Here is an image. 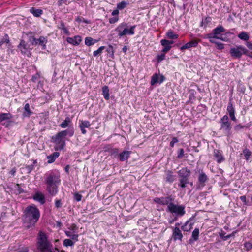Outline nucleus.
Segmentation results:
<instances>
[{
  "label": "nucleus",
  "instance_id": "nucleus-6",
  "mask_svg": "<svg viewBox=\"0 0 252 252\" xmlns=\"http://www.w3.org/2000/svg\"><path fill=\"white\" fill-rule=\"evenodd\" d=\"M185 207L184 205L175 204L172 202L167 206V210L172 214L178 216H183L185 214Z\"/></svg>",
  "mask_w": 252,
  "mask_h": 252
},
{
  "label": "nucleus",
  "instance_id": "nucleus-43",
  "mask_svg": "<svg viewBox=\"0 0 252 252\" xmlns=\"http://www.w3.org/2000/svg\"><path fill=\"white\" fill-rule=\"evenodd\" d=\"M105 48V46H101L96 51H94V52H93V55L94 56V57H96L98 55H100L102 52V51Z\"/></svg>",
  "mask_w": 252,
  "mask_h": 252
},
{
  "label": "nucleus",
  "instance_id": "nucleus-38",
  "mask_svg": "<svg viewBox=\"0 0 252 252\" xmlns=\"http://www.w3.org/2000/svg\"><path fill=\"white\" fill-rule=\"evenodd\" d=\"M167 36L172 39H177L178 37V35L177 34H174L172 31L169 30L166 33Z\"/></svg>",
  "mask_w": 252,
  "mask_h": 252
},
{
  "label": "nucleus",
  "instance_id": "nucleus-32",
  "mask_svg": "<svg viewBox=\"0 0 252 252\" xmlns=\"http://www.w3.org/2000/svg\"><path fill=\"white\" fill-rule=\"evenodd\" d=\"M236 233V231L233 232L231 234L227 235L226 237H224V235L225 234V233L224 231H221L220 234L219 236L221 237L224 241H226L231 237H234Z\"/></svg>",
  "mask_w": 252,
  "mask_h": 252
},
{
  "label": "nucleus",
  "instance_id": "nucleus-58",
  "mask_svg": "<svg viewBox=\"0 0 252 252\" xmlns=\"http://www.w3.org/2000/svg\"><path fill=\"white\" fill-rule=\"evenodd\" d=\"M245 127V126H242L240 124H239V125H236L235 127H234V129L236 130V131H239L240 130V129L243 128L244 127Z\"/></svg>",
  "mask_w": 252,
  "mask_h": 252
},
{
  "label": "nucleus",
  "instance_id": "nucleus-59",
  "mask_svg": "<svg viewBox=\"0 0 252 252\" xmlns=\"http://www.w3.org/2000/svg\"><path fill=\"white\" fill-rule=\"evenodd\" d=\"M78 234H72L71 235V236L70 237V238L73 240H75V241H78Z\"/></svg>",
  "mask_w": 252,
  "mask_h": 252
},
{
  "label": "nucleus",
  "instance_id": "nucleus-36",
  "mask_svg": "<svg viewBox=\"0 0 252 252\" xmlns=\"http://www.w3.org/2000/svg\"><path fill=\"white\" fill-rule=\"evenodd\" d=\"M58 28L62 30L65 34H68L69 33L68 30L65 27L64 22H63L62 21H61L60 22V23L58 26Z\"/></svg>",
  "mask_w": 252,
  "mask_h": 252
},
{
  "label": "nucleus",
  "instance_id": "nucleus-5",
  "mask_svg": "<svg viewBox=\"0 0 252 252\" xmlns=\"http://www.w3.org/2000/svg\"><path fill=\"white\" fill-rule=\"evenodd\" d=\"M135 27V26H133L129 28L127 23L123 22L117 26L115 31L118 36L121 37L126 35L134 34Z\"/></svg>",
  "mask_w": 252,
  "mask_h": 252
},
{
  "label": "nucleus",
  "instance_id": "nucleus-11",
  "mask_svg": "<svg viewBox=\"0 0 252 252\" xmlns=\"http://www.w3.org/2000/svg\"><path fill=\"white\" fill-rule=\"evenodd\" d=\"M165 79L163 75L155 73L151 77V84L154 85L156 83L161 84Z\"/></svg>",
  "mask_w": 252,
  "mask_h": 252
},
{
  "label": "nucleus",
  "instance_id": "nucleus-60",
  "mask_svg": "<svg viewBox=\"0 0 252 252\" xmlns=\"http://www.w3.org/2000/svg\"><path fill=\"white\" fill-rule=\"evenodd\" d=\"M216 44L218 49H222L224 48V44L223 43L216 42Z\"/></svg>",
  "mask_w": 252,
  "mask_h": 252
},
{
  "label": "nucleus",
  "instance_id": "nucleus-50",
  "mask_svg": "<svg viewBox=\"0 0 252 252\" xmlns=\"http://www.w3.org/2000/svg\"><path fill=\"white\" fill-rule=\"evenodd\" d=\"M162 46H164V48L162 49V52L164 53L167 52L168 51H169L170 50V49L171 48V46L167 43L166 44V45H162Z\"/></svg>",
  "mask_w": 252,
  "mask_h": 252
},
{
  "label": "nucleus",
  "instance_id": "nucleus-33",
  "mask_svg": "<svg viewBox=\"0 0 252 252\" xmlns=\"http://www.w3.org/2000/svg\"><path fill=\"white\" fill-rule=\"evenodd\" d=\"M70 123H71V120L70 118L68 117L60 125V126L62 128H65L69 126Z\"/></svg>",
  "mask_w": 252,
  "mask_h": 252
},
{
  "label": "nucleus",
  "instance_id": "nucleus-56",
  "mask_svg": "<svg viewBox=\"0 0 252 252\" xmlns=\"http://www.w3.org/2000/svg\"><path fill=\"white\" fill-rule=\"evenodd\" d=\"M178 142V140L176 137H173L172 138V140L171 141L170 143V146L171 147H173L174 146V144L176 143H177Z\"/></svg>",
  "mask_w": 252,
  "mask_h": 252
},
{
  "label": "nucleus",
  "instance_id": "nucleus-42",
  "mask_svg": "<svg viewBox=\"0 0 252 252\" xmlns=\"http://www.w3.org/2000/svg\"><path fill=\"white\" fill-rule=\"evenodd\" d=\"M243 153L245 156V159L247 160H248L250 158V156L251 155V152L248 149H245L243 151Z\"/></svg>",
  "mask_w": 252,
  "mask_h": 252
},
{
  "label": "nucleus",
  "instance_id": "nucleus-40",
  "mask_svg": "<svg viewBox=\"0 0 252 252\" xmlns=\"http://www.w3.org/2000/svg\"><path fill=\"white\" fill-rule=\"evenodd\" d=\"M128 5V3L123 1L120 3H118L117 5V7L119 10H122L124 9Z\"/></svg>",
  "mask_w": 252,
  "mask_h": 252
},
{
  "label": "nucleus",
  "instance_id": "nucleus-30",
  "mask_svg": "<svg viewBox=\"0 0 252 252\" xmlns=\"http://www.w3.org/2000/svg\"><path fill=\"white\" fill-rule=\"evenodd\" d=\"M38 44L42 46V49L45 50L46 49V44L47 42V39L46 37L41 36L38 39Z\"/></svg>",
  "mask_w": 252,
  "mask_h": 252
},
{
  "label": "nucleus",
  "instance_id": "nucleus-61",
  "mask_svg": "<svg viewBox=\"0 0 252 252\" xmlns=\"http://www.w3.org/2000/svg\"><path fill=\"white\" fill-rule=\"evenodd\" d=\"M184 151L183 149H180L179 150V154L178 155V158H181L182 157H183L184 156Z\"/></svg>",
  "mask_w": 252,
  "mask_h": 252
},
{
  "label": "nucleus",
  "instance_id": "nucleus-46",
  "mask_svg": "<svg viewBox=\"0 0 252 252\" xmlns=\"http://www.w3.org/2000/svg\"><path fill=\"white\" fill-rule=\"evenodd\" d=\"M205 38L209 39L210 42L212 43L216 44V42L214 40V39L216 38L214 37V35H213L212 34H207L205 35Z\"/></svg>",
  "mask_w": 252,
  "mask_h": 252
},
{
  "label": "nucleus",
  "instance_id": "nucleus-17",
  "mask_svg": "<svg viewBox=\"0 0 252 252\" xmlns=\"http://www.w3.org/2000/svg\"><path fill=\"white\" fill-rule=\"evenodd\" d=\"M66 40L69 43L74 45H78L81 42L82 39L80 36H75L74 37H67Z\"/></svg>",
  "mask_w": 252,
  "mask_h": 252
},
{
  "label": "nucleus",
  "instance_id": "nucleus-25",
  "mask_svg": "<svg viewBox=\"0 0 252 252\" xmlns=\"http://www.w3.org/2000/svg\"><path fill=\"white\" fill-rule=\"evenodd\" d=\"M60 155V153L57 152H55L49 156H47V158L48 159V163H52L54 162L56 159L58 158Z\"/></svg>",
  "mask_w": 252,
  "mask_h": 252
},
{
  "label": "nucleus",
  "instance_id": "nucleus-3",
  "mask_svg": "<svg viewBox=\"0 0 252 252\" xmlns=\"http://www.w3.org/2000/svg\"><path fill=\"white\" fill-rule=\"evenodd\" d=\"M74 135L73 129H66L57 133L51 137V141L55 144L54 149L56 151L63 150L65 145V138L67 135L70 137Z\"/></svg>",
  "mask_w": 252,
  "mask_h": 252
},
{
  "label": "nucleus",
  "instance_id": "nucleus-1",
  "mask_svg": "<svg viewBox=\"0 0 252 252\" xmlns=\"http://www.w3.org/2000/svg\"><path fill=\"white\" fill-rule=\"evenodd\" d=\"M22 217L23 223L27 229L35 226L40 216L39 210L35 205L28 206Z\"/></svg>",
  "mask_w": 252,
  "mask_h": 252
},
{
  "label": "nucleus",
  "instance_id": "nucleus-18",
  "mask_svg": "<svg viewBox=\"0 0 252 252\" xmlns=\"http://www.w3.org/2000/svg\"><path fill=\"white\" fill-rule=\"evenodd\" d=\"M180 178H188L190 174V171L187 168H183L178 172Z\"/></svg>",
  "mask_w": 252,
  "mask_h": 252
},
{
  "label": "nucleus",
  "instance_id": "nucleus-19",
  "mask_svg": "<svg viewBox=\"0 0 252 252\" xmlns=\"http://www.w3.org/2000/svg\"><path fill=\"white\" fill-rule=\"evenodd\" d=\"M190 220L191 218L181 227L182 230L184 232H189L192 229L194 223L191 222Z\"/></svg>",
  "mask_w": 252,
  "mask_h": 252
},
{
  "label": "nucleus",
  "instance_id": "nucleus-16",
  "mask_svg": "<svg viewBox=\"0 0 252 252\" xmlns=\"http://www.w3.org/2000/svg\"><path fill=\"white\" fill-rule=\"evenodd\" d=\"M214 156L218 163H221L225 159L224 157L222 156V152L217 149L214 150Z\"/></svg>",
  "mask_w": 252,
  "mask_h": 252
},
{
  "label": "nucleus",
  "instance_id": "nucleus-51",
  "mask_svg": "<svg viewBox=\"0 0 252 252\" xmlns=\"http://www.w3.org/2000/svg\"><path fill=\"white\" fill-rule=\"evenodd\" d=\"M74 197L75 200H76L77 201H80L82 198V196L79 193H75L74 194Z\"/></svg>",
  "mask_w": 252,
  "mask_h": 252
},
{
  "label": "nucleus",
  "instance_id": "nucleus-24",
  "mask_svg": "<svg viewBox=\"0 0 252 252\" xmlns=\"http://www.w3.org/2000/svg\"><path fill=\"white\" fill-rule=\"evenodd\" d=\"M104 151L109 152L111 156H113L115 158L119 156V149L118 148H111L107 146L104 148Z\"/></svg>",
  "mask_w": 252,
  "mask_h": 252
},
{
  "label": "nucleus",
  "instance_id": "nucleus-8",
  "mask_svg": "<svg viewBox=\"0 0 252 252\" xmlns=\"http://www.w3.org/2000/svg\"><path fill=\"white\" fill-rule=\"evenodd\" d=\"M220 129L224 130L229 133L231 129L230 123L229 122V118L227 115H224L220 120Z\"/></svg>",
  "mask_w": 252,
  "mask_h": 252
},
{
  "label": "nucleus",
  "instance_id": "nucleus-47",
  "mask_svg": "<svg viewBox=\"0 0 252 252\" xmlns=\"http://www.w3.org/2000/svg\"><path fill=\"white\" fill-rule=\"evenodd\" d=\"M106 51L109 53L110 54V56H111V57L112 58H113V55H114V50H113V46L112 45H109L108 48L106 50Z\"/></svg>",
  "mask_w": 252,
  "mask_h": 252
},
{
  "label": "nucleus",
  "instance_id": "nucleus-35",
  "mask_svg": "<svg viewBox=\"0 0 252 252\" xmlns=\"http://www.w3.org/2000/svg\"><path fill=\"white\" fill-rule=\"evenodd\" d=\"M238 37L241 40L244 41H247L249 39V36L248 34L245 32H241L238 35Z\"/></svg>",
  "mask_w": 252,
  "mask_h": 252
},
{
  "label": "nucleus",
  "instance_id": "nucleus-63",
  "mask_svg": "<svg viewBox=\"0 0 252 252\" xmlns=\"http://www.w3.org/2000/svg\"><path fill=\"white\" fill-rule=\"evenodd\" d=\"M247 47L250 50H252V43L250 42H247L246 43Z\"/></svg>",
  "mask_w": 252,
  "mask_h": 252
},
{
  "label": "nucleus",
  "instance_id": "nucleus-2",
  "mask_svg": "<svg viewBox=\"0 0 252 252\" xmlns=\"http://www.w3.org/2000/svg\"><path fill=\"white\" fill-rule=\"evenodd\" d=\"M36 248L38 252H56L59 250L54 247L48 240L47 235L42 231H40L37 236Z\"/></svg>",
  "mask_w": 252,
  "mask_h": 252
},
{
  "label": "nucleus",
  "instance_id": "nucleus-27",
  "mask_svg": "<svg viewBox=\"0 0 252 252\" xmlns=\"http://www.w3.org/2000/svg\"><path fill=\"white\" fill-rule=\"evenodd\" d=\"M30 12L36 17H40L43 13V11L41 9H36L34 7H32L30 9Z\"/></svg>",
  "mask_w": 252,
  "mask_h": 252
},
{
  "label": "nucleus",
  "instance_id": "nucleus-48",
  "mask_svg": "<svg viewBox=\"0 0 252 252\" xmlns=\"http://www.w3.org/2000/svg\"><path fill=\"white\" fill-rule=\"evenodd\" d=\"M161 44L162 45H166V44H168L169 45L173 44L174 42L173 41H169L166 39H162L160 41Z\"/></svg>",
  "mask_w": 252,
  "mask_h": 252
},
{
  "label": "nucleus",
  "instance_id": "nucleus-54",
  "mask_svg": "<svg viewBox=\"0 0 252 252\" xmlns=\"http://www.w3.org/2000/svg\"><path fill=\"white\" fill-rule=\"evenodd\" d=\"M69 230L72 231H75L76 230H77L78 227H77L76 225L74 223L71 224L70 226V227L68 228Z\"/></svg>",
  "mask_w": 252,
  "mask_h": 252
},
{
  "label": "nucleus",
  "instance_id": "nucleus-28",
  "mask_svg": "<svg viewBox=\"0 0 252 252\" xmlns=\"http://www.w3.org/2000/svg\"><path fill=\"white\" fill-rule=\"evenodd\" d=\"M102 94L104 98L106 100H108L110 98L109 89L108 86H104L102 87Z\"/></svg>",
  "mask_w": 252,
  "mask_h": 252
},
{
  "label": "nucleus",
  "instance_id": "nucleus-7",
  "mask_svg": "<svg viewBox=\"0 0 252 252\" xmlns=\"http://www.w3.org/2000/svg\"><path fill=\"white\" fill-rule=\"evenodd\" d=\"M248 50L243 46H238L230 49L231 56L235 58H240L244 54H246Z\"/></svg>",
  "mask_w": 252,
  "mask_h": 252
},
{
  "label": "nucleus",
  "instance_id": "nucleus-44",
  "mask_svg": "<svg viewBox=\"0 0 252 252\" xmlns=\"http://www.w3.org/2000/svg\"><path fill=\"white\" fill-rule=\"evenodd\" d=\"M74 243L72 240L69 239H66L63 241V245L66 247L72 246Z\"/></svg>",
  "mask_w": 252,
  "mask_h": 252
},
{
  "label": "nucleus",
  "instance_id": "nucleus-13",
  "mask_svg": "<svg viewBox=\"0 0 252 252\" xmlns=\"http://www.w3.org/2000/svg\"><path fill=\"white\" fill-rule=\"evenodd\" d=\"M18 48L20 50L22 54L28 55L29 53V46L23 40H21L19 45L18 46Z\"/></svg>",
  "mask_w": 252,
  "mask_h": 252
},
{
  "label": "nucleus",
  "instance_id": "nucleus-62",
  "mask_svg": "<svg viewBox=\"0 0 252 252\" xmlns=\"http://www.w3.org/2000/svg\"><path fill=\"white\" fill-rule=\"evenodd\" d=\"M119 14V9L117 8V9H115L112 12V15L113 16H118V15Z\"/></svg>",
  "mask_w": 252,
  "mask_h": 252
},
{
  "label": "nucleus",
  "instance_id": "nucleus-31",
  "mask_svg": "<svg viewBox=\"0 0 252 252\" xmlns=\"http://www.w3.org/2000/svg\"><path fill=\"white\" fill-rule=\"evenodd\" d=\"M98 42L97 40L94 39L91 37H87L85 39V43L87 46H91Z\"/></svg>",
  "mask_w": 252,
  "mask_h": 252
},
{
  "label": "nucleus",
  "instance_id": "nucleus-14",
  "mask_svg": "<svg viewBox=\"0 0 252 252\" xmlns=\"http://www.w3.org/2000/svg\"><path fill=\"white\" fill-rule=\"evenodd\" d=\"M172 237L175 241L177 240H182L183 235L181 230L178 227L174 228L173 230Z\"/></svg>",
  "mask_w": 252,
  "mask_h": 252
},
{
  "label": "nucleus",
  "instance_id": "nucleus-15",
  "mask_svg": "<svg viewBox=\"0 0 252 252\" xmlns=\"http://www.w3.org/2000/svg\"><path fill=\"white\" fill-rule=\"evenodd\" d=\"M199 41H200V40H192L182 46L180 48V49L181 50H184L185 49H189L191 47H196Z\"/></svg>",
  "mask_w": 252,
  "mask_h": 252
},
{
  "label": "nucleus",
  "instance_id": "nucleus-37",
  "mask_svg": "<svg viewBox=\"0 0 252 252\" xmlns=\"http://www.w3.org/2000/svg\"><path fill=\"white\" fill-rule=\"evenodd\" d=\"M227 111L229 115L235 114V109L234 108L232 103L230 102L227 107Z\"/></svg>",
  "mask_w": 252,
  "mask_h": 252
},
{
  "label": "nucleus",
  "instance_id": "nucleus-20",
  "mask_svg": "<svg viewBox=\"0 0 252 252\" xmlns=\"http://www.w3.org/2000/svg\"><path fill=\"white\" fill-rule=\"evenodd\" d=\"M199 230L198 228H195L192 232L191 238L189 240V243L193 244L199 239Z\"/></svg>",
  "mask_w": 252,
  "mask_h": 252
},
{
  "label": "nucleus",
  "instance_id": "nucleus-34",
  "mask_svg": "<svg viewBox=\"0 0 252 252\" xmlns=\"http://www.w3.org/2000/svg\"><path fill=\"white\" fill-rule=\"evenodd\" d=\"M179 181V186L182 188H186V185L189 183L188 178H181Z\"/></svg>",
  "mask_w": 252,
  "mask_h": 252
},
{
  "label": "nucleus",
  "instance_id": "nucleus-55",
  "mask_svg": "<svg viewBox=\"0 0 252 252\" xmlns=\"http://www.w3.org/2000/svg\"><path fill=\"white\" fill-rule=\"evenodd\" d=\"M165 55L164 54H162L160 55H158L157 57L158 62H160L161 61H162L163 60H164L165 58Z\"/></svg>",
  "mask_w": 252,
  "mask_h": 252
},
{
  "label": "nucleus",
  "instance_id": "nucleus-53",
  "mask_svg": "<svg viewBox=\"0 0 252 252\" xmlns=\"http://www.w3.org/2000/svg\"><path fill=\"white\" fill-rule=\"evenodd\" d=\"M244 246L246 248V249H247V250L249 251L252 248V243L249 242H246L245 243Z\"/></svg>",
  "mask_w": 252,
  "mask_h": 252
},
{
  "label": "nucleus",
  "instance_id": "nucleus-57",
  "mask_svg": "<svg viewBox=\"0 0 252 252\" xmlns=\"http://www.w3.org/2000/svg\"><path fill=\"white\" fill-rule=\"evenodd\" d=\"M240 200L244 203L245 205H247L248 201L246 198V196L244 195L240 197Z\"/></svg>",
  "mask_w": 252,
  "mask_h": 252
},
{
  "label": "nucleus",
  "instance_id": "nucleus-12",
  "mask_svg": "<svg viewBox=\"0 0 252 252\" xmlns=\"http://www.w3.org/2000/svg\"><path fill=\"white\" fill-rule=\"evenodd\" d=\"M13 118V115L10 113H0V123L4 126L5 124L2 123L4 121H8V124H6L5 127H8L11 122L9 120Z\"/></svg>",
  "mask_w": 252,
  "mask_h": 252
},
{
  "label": "nucleus",
  "instance_id": "nucleus-41",
  "mask_svg": "<svg viewBox=\"0 0 252 252\" xmlns=\"http://www.w3.org/2000/svg\"><path fill=\"white\" fill-rule=\"evenodd\" d=\"M91 124L88 121H80L79 126L84 128H89Z\"/></svg>",
  "mask_w": 252,
  "mask_h": 252
},
{
  "label": "nucleus",
  "instance_id": "nucleus-39",
  "mask_svg": "<svg viewBox=\"0 0 252 252\" xmlns=\"http://www.w3.org/2000/svg\"><path fill=\"white\" fill-rule=\"evenodd\" d=\"M9 42V36L7 34L1 39H0V47L2 46L4 43H8Z\"/></svg>",
  "mask_w": 252,
  "mask_h": 252
},
{
  "label": "nucleus",
  "instance_id": "nucleus-10",
  "mask_svg": "<svg viewBox=\"0 0 252 252\" xmlns=\"http://www.w3.org/2000/svg\"><path fill=\"white\" fill-rule=\"evenodd\" d=\"M224 31L225 29L222 26H219L213 30V35H214V37H215L216 39H220L224 41H226L227 40L226 38H222L219 36L220 33L223 32Z\"/></svg>",
  "mask_w": 252,
  "mask_h": 252
},
{
  "label": "nucleus",
  "instance_id": "nucleus-4",
  "mask_svg": "<svg viewBox=\"0 0 252 252\" xmlns=\"http://www.w3.org/2000/svg\"><path fill=\"white\" fill-rule=\"evenodd\" d=\"M45 183L48 193L52 196L55 195L58 192V188L61 183L60 176L52 172L47 175Z\"/></svg>",
  "mask_w": 252,
  "mask_h": 252
},
{
  "label": "nucleus",
  "instance_id": "nucleus-9",
  "mask_svg": "<svg viewBox=\"0 0 252 252\" xmlns=\"http://www.w3.org/2000/svg\"><path fill=\"white\" fill-rule=\"evenodd\" d=\"M174 200V198L171 196H168L162 197H156L154 199V201L156 203L160 205H168L171 202Z\"/></svg>",
  "mask_w": 252,
  "mask_h": 252
},
{
  "label": "nucleus",
  "instance_id": "nucleus-49",
  "mask_svg": "<svg viewBox=\"0 0 252 252\" xmlns=\"http://www.w3.org/2000/svg\"><path fill=\"white\" fill-rule=\"evenodd\" d=\"M55 207L57 208H60L62 207V203L61 199H56L55 202Z\"/></svg>",
  "mask_w": 252,
  "mask_h": 252
},
{
  "label": "nucleus",
  "instance_id": "nucleus-26",
  "mask_svg": "<svg viewBox=\"0 0 252 252\" xmlns=\"http://www.w3.org/2000/svg\"><path fill=\"white\" fill-rule=\"evenodd\" d=\"M24 110L22 115L24 117H30L32 114V112L30 109V105L26 103L24 106Z\"/></svg>",
  "mask_w": 252,
  "mask_h": 252
},
{
  "label": "nucleus",
  "instance_id": "nucleus-23",
  "mask_svg": "<svg viewBox=\"0 0 252 252\" xmlns=\"http://www.w3.org/2000/svg\"><path fill=\"white\" fill-rule=\"evenodd\" d=\"M130 153L131 152L128 151H124L120 153L118 156L120 160L124 161L127 160L129 158Z\"/></svg>",
  "mask_w": 252,
  "mask_h": 252
},
{
  "label": "nucleus",
  "instance_id": "nucleus-64",
  "mask_svg": "<svg viewBox=\"0 0 252 252\" xmlns=\"http://www.w3.org/2000/svg\"><path fill=\"white\" fill-rule=\"evenodd\" d=\"M17 252H29V250L28 248L26 247L21 250L18 251Z\"/></svg>",
  "mask_w": 252,
  "mask_h": 252
},
{
  "label": "nucleus",
  "instance_id": "nucleus-21",
  "mask_svg": "<svg viewBox=\"0 0 252 252\" xmlns=\"http://www.w3.org/2000/svg\"><path fill=\"white\" fill-rule=\"evenodd\" d=\"M33 198L34 200L39 202L41 204L45 203V196L42 193L36 192L33 196Z\"/></svg>",
  "mask_w": 252,
  "mask_h": 252
},
{
  "label": "nucleus",
  "instance_id": "nucleus-45",
  "mask_svg": "<svg viewBox=\"0 0 252 252\" xmlns=\"http://www.w3.org/2000/svg\"><path fill=\"white\" fill-rule=\"evenodd\" d=\"M29 38V41L32 45H36L38 44V39H36L34 36L30 35Z\"/></svg>",
  "mask_w": 252,
  "mask_h": 252
},
{
  "label": "nucleus",
  "instance_id": "nucleus-29",
  "mask_svg": "<svg viewBox=\"0 0 252 252\" xmlns=\"http://www.w3.org/2000/svg\"><path fill=\"white\" fill-rule=\"evenodd\" d=\"M175 180V176L173 174V172L170 170L166 172V177L165 181L167 182L172 183Z\"/></svg>",
  "mask_w": 252,
  "mask_h": 252
},
{
  "label": "nucleus",
  "instance_id": "nucleus-52",
  "mask_svg": "<svg viewBox=\"0 0 252 252\" xmlns=\"http://www.w3.org/2000/svg\"><path fill=\"white\" fill-rule=\"evenodd\" d=\"M119 20L118 16H116L109 19V22L111 24H114L117 22Z\"/></svg>",
  "mask_w": 252,
  "mask_h": 252
},
{
  "label": "nucleus",
  "instance_id": "nucleus-22",
  "mask_svg": "<svg viewBox=\"0 0 252 252\" xmlns=\"http://www.w3.org/2000/svg\"><path fill=\"white\" fill-rule=\"evenodd\" d=\"M199 175L198 176V181L200 185L203 187L205 186V182L208 180L207 176L203 171H199Z\"/></svg>",
  "mask_w": 252,
  "mask_h": 252
}]
</instances>
